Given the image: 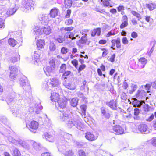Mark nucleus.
<instances>
[{
    "label": "nucleus",
    "instance_id": "nucleus-37",
    "mask_svg": "<svg viewBox=\"0 0 156 156\" xmlns=\"http://www.w3.org/2000/svg\"><path fill=\"white\" fill-rule=\"evenodd\" d=\"M131 12L133 15L137 18L138 20H140L141 19L140 14L134 11H132Z\"/></svg>",
    "mask_w": 156,
    "mask_h": 156
},
{
    "label": "nucleus",
    "instance_id": "nucleus-33",
    "mask_svg": "<svg viewBox=\"0 0 156 156\" xmlns=\"http://www.w3.org/2000/svg\"><path fill=\"white\" fill-rule=\"evenodd\" d=\"M17 9L15 8L12 9H10L8 10L7 12V14L8 15L10 16L13 15L16 11Z\"/></svg>",
    "mask_w": 156,
    "mask_h": 156
},
{
    "label": "nucleus",
    "instance_id": "nucleus-63",
    "mask_svg": "<svg viewBox=\"0 0 156 156\" xmlns=\"http://www.w3.org/2000/svg\"><path fill=\"white\" fill-rule=\"evenodd\" d=\"M63 38H64L65 41H66V39L69 38V32H66Z\"/></svg>",
    "mask_w": 156,
    "mask_h": 156
},
{
    "label": "nucleus",
    "instance_id": "nucleus-17",
    "mask_svg": "<svg viewBox=\"0 0 156 156\" xmlns=\"http://www.w3.org/2000/svg\"><path fill=\"white\" fill-rule=\"evenodd\" d=\"M144 102V100H141L140 101L137 100L135 99L134 101L132 102V104L134 107H140L143 105V104Z\"/></svg>",
    "mask_w": 156,
    "mask_h": 156
},
{
    "label": "nucleus",
    "instance_id": "nucleus-19",
    "mask_svg": "<svg viewBox=\"0 0 156 156\" xmlns=\"http://www.w3.org/2000/svg\"><path fill=\"white\" fill-rule=\"evenodd\" d=\"M43 69L46 75L48 76H50V73L52 72L55 69H52L50 66H48L46 67H44Z\"/></svg>",
    "mask_w": 156,
    "mask_h": 156
},
{
    "label": "nucleus",
    "instance_id": "nucleus-14",
    "mask_svg": "<svg viewBox=\"0 0 156 156\" xmlns=\"http://www.w3.org/2000/svg\"><path fill=\"white\" fill-rule=\"evenodd\" d=\"M23 147L24 148L29 149L30 148L29 145L26 143L25 141L19 139L17 140V144Z\"/></svg>",
    "mask_w": 156,
    "mask_h": 156
},
{
    "label": "nucleus",
    "instance_id": "nucleus-54",
    "mask_svg": "<svg viewBox=\"0 0 156 156\" xmlns=\"http://www.w3.org/2000/svg\"><path fill=\"white\" fill-rule=\"evenodd\" d=\"M137 86L136 85H135L133 86H131V88H132V90H131L130 91V94L132 93L133 92L135 91V90L137 89Z\"/></svg>",
    "mask_w": 156,
    "mask_h": 156
},
{
    "label": "nucleus",
    "instance_id": "nucleus-9",
    "mask_svg": "<svg viewBox=\"0 0 156 156\" xmlns=\"http://www.w3.org/2000/svg\"><path fill=\"white\" fill-rule=\"evenodd\" d=\"M117 102V100H114L112 99L110 100L109 101L106 102L105 104L112 109L116 110L117 109V107L118 105Z\"/></svg>",
    "mask_w": 156,
    "mask_h": 156
},
{
    "label": "nucleus",
    "instance_id": "nucleus-51",
    "mask_svg": "<svg viewBox=\"0 0 156 156\" xmlns=\"http://www.w3.org/2000/svg\"><path fill=\"white\" fill-rule=\"evenodd\" d=\"M73 21L71 19H69L65 21V23L66 25H69L72 24Z\"/></svg>",
    "mask_w": 156,
    "mask_h": 156
},
{
    "label": "nucleus",
    "instance_id": "nucleus-12",
    "mask_svg": "<svg viewBox=\"0 0 156 156\" xmlns=\"http://www.w3.org/2000/svg\"><path fill=\"white\" fill-rule=\"evenodd\" d=\"M85 137L88 140L92 141L96 140L98 137L95 136L91 133L87 132L85 133Z\"/></svg>",
    "mask_w": 156,
    "mask_h": 156
},
{
    "label": "nucleus",
    "instance_id": "nucleus-38",
    "mask_svg": "<svg viewBox=\"0 0 156 156\" xmlns=\"http://www.w3.org/2000/svg\"><path fill=\"white\" fill-rule=\"evenodd\" d=\"M76 147H85V145L86 144L85 143L82 142H76Z\"/></svg>",
    "mask_w": 156,
    "mask_h": 156
},
{
    "label": "nucleus",
    "instance_id": "nucleus-56",
    "mask_svg": "<svg viewBox=\"0 0 156 156\" xmlns=\"http://www.w3.org/2000/svg\"><path fill=\"white\" fill-rule=\"evenodd\" d=\"M5 26V23L4 21L1 18H0V29L4 28Z\"/></svg>",
    "mask_w": 156,
    "mask_h": 156
},
{
    "label": "nucleus",
    "instance_id": "nucleus-20",
    "mask_svg": "<svg viewBox=\"0 0 156 156\" xmlns=\"http://www.w3.org/2000/svg\"><path fill=\"white\" fill-rule=\"evenodd\" d=\"M87 36V34H85L81 37L80 39L79 40V42L81 44H86L88 42L87 44L89 45L90 41H88Z\"/></svg>",
    "mask_w": 156,
    "mask_h": 156
},
{
    "label": "nucleus",
    "instance_id": "nucleus-64",
    "mask_svg": "<svg viewBox=\"0 0 156 156\" xmlns=\"http://www.w3.org/2000/svg\"><path fill=\"white\" fill-rule=\"evenodd\" d=\"M75 6L78 7H81L82 6L83 4L80 1L76 2L75 3Z\"/></svg>",
    "mask_w": 156,
    "mask_h": 156
},
{
    "label": "nucleus",
    "instance_id": "nucleus-39",
    "mask_svg": "<svg viewBox=\"0 0 156 156\" xmlns=\"http://www.w3.org/2000/svg\"><path fill=\"white\" fill-rule=\"evenodd\" d=\"M110 1V0H101V1L102 2L103 5L105 7H108L109 6Z\"/></svg>",
    "mask_w": 156,
    "mask_h": 156
},
{
    "label": "nucleus",
    "instance_id": "nucleus-53",
    "mask_svg": "<svg viewBox=\"0 0 156 156\" xmlns=\"http://www.w3.org/2000/svg\"><path fill=\"white\" fill-rule=\"evenodd\" d=\"M86 66L85 64H82L80 66L78 69V72H80L82 70L85 69Z\"/></svg>",
    "mask_w": 156,
    "mask_h": 156
},
{
    "label": "nucleus",
    "instance_id": "nucleus-35",
    "mask_svg": "<svg viewBox=\"0 0 156 156\" xmlns=\"http://www.w3.org/2000/svg\"><path fill=\"white\" fill-rule=\"evenodd\" d=\"M69 33V38L71 39L72 40L76 39V37H78V35H75V31H73Z\"/></svg>",
    "mask_w": 156,
    "mask_h": 156
},
{
    "label": "nucleus",
    "instance_id": "nucleus-32",
    "mask_svg": "<svg viewBox=\"0 0 156 156\" xmlns=\"http://www.w3.org/2000/svg\"><path fill=\"white\" fill-rule=\"evenodd\" d=\"M77 95L79 97L82 98V100L83 101H84L85 102H87V98L84 96L83 94V93L80 92H78L77 93Z\"/></svg>",
    "mask_w": 156,
    "mask_h": 156
},
{
    "label": "nucleus",
    "instance_id": "nucleus-22",
    "mask_svg": "<svg viewBox=\"0 0 156 156\" xmlns=\"http://www.w3.org/2000/svg\"><path fill=\"white\" fill-rule=\"evenodd\" d=\"M58 9H53L51 10L50 13V17L52 18H55L58 12Z\"/></svg>",
    "mask_w": 156,
    "mask_h": 156
},
{
    "label": "nucleus",
    "instance_id": "nucleus-34",
    "mask_svg": "<svg viewBox=\"0 0 156 156\" xmlns=\"http://www.w3.org/2000/svg\"><path fill=\"white\" fill-rule=\"evenodd\" d=\"M71 72L70 71H66L63 74L62 76V79L63 80H64L66 79H67V76H68L69 75Z\"/></svg>",
    "mask_w": 156,
    "mask_h": 156
},
{
    "label": "nucleus",
    "instance_id": "nucleus-30",
    "mask_svg": "<svg viewBox=\"0 0 156 156\" xmlns=\"http://www.w3.org/2000/svg\"><path fill=\"white\" fill-rule=\"evenodd\" d=\"M64 4L66 8H69L72 5V0H65Z\"/></svg>",
    "mask_w": 156,
    "mask_h": 156
},
{
    "label": "nucleus",
    "instance_id": "nucleus-23",
    "mask_svg": "<svg viewBox=\"0 0 156 156\" xmlns=\"http://www.w3.org/2000/svg\"><path fill=\"white\" fill-rule=\"evenodd\" d=\"M46 139L49 142H53L54 140V137L51 134L46 133L44 135Z\"/></svg>",
    "mask_w": 156,
    "mask_h": 156
},
{
    "label": "nucleus",
    "instance_id": "nucleus-45",
    "mask_svg": "<svg viewBox=\"0 0 156 156\" xmlns=\"http://www.w3.org/2000/svg\"><path fill=\"white\" fill-rule=\"evenodd\" d=\"M66 66L65 64H62L60 66V69L59 70V72L61 73H63L64 71L66 69Z\"/></svg>",
    "mask_w": 156,
    "mask_h": 156
},
{
    "label": "nucleus",
    "instance_id": "nucleus-36",
    "mask_svg": "<svg viewBox=\"0 0 156 156\" xmlns=\"http://www.w3.org/2000/svg\"><path fill=\"white\" fill-rule=\"evenodd\" d=\"M34 32L35 33L36 35L41 34L42 33V28L40 29L39 27H37V28H35L34 29Z\"/></svg>",
    "mask_w": 156,
    "mask_h": 156
},
{
    "label": "nucleus",
    "instance_id": "nucleus-27",
    "mask_svg": "<svg viewBox=\"0 0 156 156\" xmlns=\"http://www.w3.org/2000/svg\"><path fill=\"white\" fill-rule=\"evenodd\" d=\"M8 43L10 45L14 47L17 44V41L14 39L10 38L8 40Z\"/></svg>",
    "mask_w": 156,
    "mask_h": 156
},
{
    "label": "nucleus",
    "instance_id": "nucleus-49",
    "mask_svg": "<svg viewBox=\"0 0 156 156\" xmlns=\"http://www.w3.org/2000/svg\"><path fill=\"white\" fill-rule=\"evenodd\" d=\"M68 49L67 48L63 47L61 48V52L62 54H65L67 53L68 51Z\"/></svg>",
    "mask_w": 156,
    "mask_h": 156
},
{
    "label": "nucleus",
    "instance_id": "nucleus-59",
    "mask_svg": "<svg viewBox=\"0 0 156 156\" xmlns=\"http://www.w3.org/2000/svg\"><path fill=\"white\" fill-rule=\"evenodd\" d=\"M71 12V10L70 9H68L67 10L66 14L65 15L66 18H69L70 16V15Z\"/></svg>",
    "mask_w": 156,
    "mask_h": 156
},
{
    "label": "nucleus",
    "instance_id": "nucleus-16",
    "mask_svg": "<svg viewBox=\"0 0 156 156\" xmlns=\"http://www.w3.org/2000/svg\"><path fill=\"white\" fill-rule=\"evenodd\" d=\"M122 23L120 26V28L121 29L125 27L128 25V18L126 16L124 15L122 17Z\"/></svg>",
    "mask_w": 156,
    "mask_h": 156
},
{
    "label": "nucleus",
    "instance_id": "nucleus-7",
    "mask_svg": "<svg viewBox=\"0 0 156 156\" xmlns=\"http://www.w3.org/2000/svg\"><path fill=\"white\" fill-rule=\"evenodd\" d=\"M63 84L66 88L71 90H73L76 88V86L73 82L65 80L63 82Z\"/></svg>",
    "mask_w": 156,
    "mask_h": 156
},
{
    "label": "nucleus",
    "instance_id": "nucleus-62",
    "mask_svg": "<svg viewBox=\"0 0 156 156\" xmlns=\"http://www.w3.org/2000/svg\"><path fill=\"white\" fill-rule=\"evenodd\" d=\"M154 115L153 114H152V115L149 116L148 118H147L146 119V120L147 121L150 122L151 121L154 119Z\"/></svg>",
    "mask_w": 156,
    "mask_h": 156
},
{
    "label": "nucleus",
    "instance_id": "nucleus-60",
    "mask_svg": "<svg viewBox=\"0 0 156 156\" xmlns=\"http://www.w3.org/2000/svg\"><path fill=\"white\" fill-rule=\"evenodd\" d=\"M122 41V43L124 44H127L129 42L128 41L126 37H123Z\"/></svg>",
    "mask_w": 156,
    "mask_h": 156
},
{
    "label": "nucleus",
    "instance_id": "nucleus-40",
    "mask_svg": "<svg viewBox=\"0 0 156 156\" xmlns=\"http://www.w3.org/2000/svg\"><path fill=\"white\" fill-rule=\"evenodd\" d=\"M143 103H144L143 105V109L144 111L145 112L149 111L150 108L149 105L147 104H145L144 102Z\"/></svg>",
    "mask_w": 156,
    "mask_h": 156
},
{
    "label": "nucleus",
    "instance_id": "nucleus-50",
    "mask_svg": "<svg viewBox=\"0 0 156 156\" xmlns=\"http://www.w3.org/2000/svg\"><path fill=\"white\" fill-rule=\"evenodd\" d=\"M117 40L113 39L111 41V43H112V45L111 46V48L113 50H115V48L114 47L115 46V44L116 43Z\"/></svg>",
    "mask_w": 156,
    "mask_h": 156
},
{
    "label": "nucleus",
    "instance_id": "nucleus-41",
    "mask_svg": "<svg viewBox=\"0 0 156 156\" xmlns=\"http://www.w3.org/2000/svg\"><path fill=\"white\" fill-rule=\"evenodd\" d=\"M73 27H62L61 28L60 30L61 31L64 30L66 31H70L73 30Z\"/></svg>",
    "mask_w": 156,
    "mask_h": 156
},
{
    "label": "nucleus",
    "instance_id": "nucleus-57",
    "mask_svg": "<svg viewBox=\"0 0 156 156\" xmlns=\"http://www.w3.org/2000/svg\"><path fill=\"white\" fill-rule=\"evenodd\" d=\"M116 47L119 48H121L120 40L119 38H118L116 41Z\"/></svg>",
    "mask_w": 156,
    "mask_h": 156
},
{
    "label": "nucleus",
    "instance_id": "nucleus-4",
    "mask_svg": "<svg viewBox=\"0 0 156 156\" xmlns=\"http://www.w3.org/2000/svg\"><path fill=\"white\" fill-rule=\"evenodd\" d=\"M116 134H122L124 133L123 128L119 125H116L112 127V129L110 130Z\"/></svg>",
    "mask_w": 156,
    "mask_h": 156
},
{
    "label": "nucleus",
    "instance_id": "nucleus-42",
    "mask_svg": "<svg viewBox=\"0 0 156 156\" xmlns=\"http://www.w3.org/2000/svg\"><path fill=\"white\" fill-rule=\"evenodd\" d=\"M12 154L14 156H20L21 154L18 149L15 148L13 150V153Z\"/></svg>",
    "mask_w": 156,
    "mask_h": 156
},
{
    "label": "nucleus",
    "instance_id": "nucleus-25",
    "mask_svg": "<svg viewBox=\"0 0 156 156\" xmlns=\"http://www.w3.org/2000/svg\"><path fill=\"white\" fill-rule=\"evenodd\" d=\"M40 50H38L37 51H35L34 52V55L33 58H34V60L35 62H37L39 61V58L41 56V54H39L38 53Z\"/></svg>",
    "mask_w": 156,
    "mask_h": 156
},
{
    "label": "nucleus",
    "instance_id": "nucleus-11",
    "mask_svg": "<svg viewBox=\"0 0 156 156\" xmlns=\"http://www.w3.org/2000/svg\"><path fill=\"white\" fill-rule=\"evenodd\" d=\"M9 69L10 70V77L12 80H14L15 78L17 75L18 68L15 66H13L9 67Z\"/></svg>",
    "mask_w": 156,
    "mask_h": 156
},
{
    "label": "nucleus",
    "instance_id": "nucleus-24",
    "mask_svg": "<svg viewBox=\"0 0 156 156\" xmlns=\"http://www.w3.org/2000/svg\"><path fill=\"white\" fill-rule=\"evenodd\" d=\"M42 33H44L46 35L49 34L51 32V30L48 26L44 27L43 28H42Z\"/></svg>",
    "mask_w": 156,
    "mask_h": 156
},
{
    "label": "nucleus",
    "instance_id": "nucleus-46",
    "mask_svg": "<svg viewBox=\"0 0 156 156\" xmlns=\"http://www.w3.org/2000/svg\"><path fill=\"white\" fill-rule=\"evenodd\" d=\"M50 50L51 51H53L56 49V46L54 43H51L50 44L49 46Z\"/></svg>",
    "mask_w": 156,
    "mask_h": 156
},
{
    "label": "nucleus",
    "instance_id": "nucleus-15",
    "mask_svg": "<svg viewBox=\"0 0 156 156\" xmlns=\"http://www.w3.org/2000/svg\"><path fill=\"white\" fill-rule=\"evenodd\" d=\"M51 100L52 101L56 102L58 101L60 98H59V94L55 92H53L51 94V95L50 97Z\"/></svg>",
    "mask_w": 156,
    "mask_h": 156
},
{
    "label": "nucleus",
    "instance_id": "nucleus-2",
    "mask_svg": "<svg viewBox=\"0 0 156 156\" xmlns=\"http://www.w3.org/2000/svg\"><path fill=\"white\" fill-rule=\"evenodd\" d=\"M135 132L137 133L147 134L149 133L150 131L147 125L141 124L138 126Z\"/></svg>",
    "mask_w": 156,
    "mask_h": 156
},
{
    "label": "nucleus",
    "instance_id": "nucleus-1",
    "mask_svg": "<svg viewBox=\"0 0 156 156\" xmlns=\"http://www.w3.org/2000/svg\"><path fill=\"white\" fill-rule=\"evenodd\" d=\"M60 118L66 123L69 129H70L74 126L80 130L82 128L83 126L80 121L78 118L71 115H68L66 112L62 113V114H60Z\"/></svg>",
    "mask_w": 156,
    "mask_h": 156
},
{
    "label": "nucleus",
    "instance_id": "nucleus-26",
    "mask_svg": "<svg viewBox=\"0 0 156 156\" xmlns=\"http://www.w3.org/2000/svg\"><path fill=\"white\" fill-rule=\"evenodd\" d=\"M20 55L18 54H16L15 57H11L9 59L10 61L11 62L14 63L20 60Z\"/></svg>",
    "mask_w": 156,
    "mask_h": 156
},
{
    "label": "nucleus",
    "instance_id": "nucleus-55",
    "mask_svg": "<svg viewBox=\"0 0 156 156\" xmlns=\"http://www.w3.org/2000/svg\"><path fill=\"white\" fill-rule=\"evenodd\" d=\"M78 153L80 156H86L85 153L83 150H79L78 151Z\"/></svg>",
    "mask_w": 156,
    "mask_h": 156
},
{
    "label": "nucleus",
    "instance_id": "nucleus-44",
    "mask_svg": "<svg viewBox=\"0 0 156 156\" xmlns=\"http://www.w3.org/2000/svg\"><path fill=\"white\" fill-rule=\"evenodd\" d=\"M9 140L12 143L16 145L17 144V140H16L13 139L12 136H9L8 137Z\"/></svg>",
    "mask_w": 156,
    "mask_h": 156
},
{
    "label": "nucleus",
    "instance_id": "nucleus-5",
    "mask_svg": "<svg viewBox=\"0 0 156 156\" xmlns=\"http://www.w3.org/2000/svg\"><path fill=\"white\" fill-rule=\"evenodd\" d=\"M57 102L55 103V105L58 109H64L66 107L67 102L65 100L60 98Z\"/></svg>",
    "mask_w": 156,
    "mask_h": 156
},
{
    "label": "nucleus",
    "instance_id": "nucleus-31",
    "mask_svg": "<svg viewBox=\"0 0 156 156\" xmlns=\"http://www.w3.org/2000/svg\"><path fill=\"white\" fill-rule=\"evenodd\" d=\"M78 100L77 98H73L70 101V104L73 107H76L77 105Z\"/></svg>",
    "mask_w": 156,
    "mask_h": 156
},
{
    "label": "nucleus",
    "instance_id": "nucleus-8",
    "mask_svg": "<svg viewBox=\"0 0 156 156\" xmlns=\"http://www.w3.org/2000/svg\"><path fill=\"white\" fill-rule=\"evenodd\" d=\"M23 3L25 9L27 10H30L34 8V2L32 0H24Z\"/></svg>",
    "mask_w": 156,
    "mask_h": 156
},
{
    "label": "nucleus",
    "instance_id": "nucleus-61",
    "mask_svg": "<svg viewBox=\"0 0 156 156\" xmlns=\"http://www.w3.org/2000/svg\"><path fill=\"white\" fill-rule=\"evenodd\" d=\"M35 106L36 107V109L38 110H41L43 108V107L40 104L38 105L36 104Z\"/></svg>",
    "mask_w": 156,
    "mask_h": 156
},
{
    "label": "nucleus",
    "instance_id": "nucleus-52",
    "mask_svg": "<svg viewBox=\"0 0 156 156\" xmlns=\"http://www.w3.org/2000/svg\"><path fill=\"white\" fill-rule=\"evenodd\" d=\"M71 63L76 68H77V65L78 64V61L76 59H74L71 61Z\"/></svg>",
    "mask_w": 156,
    "mask_h": 156
},
{
    "label": "nucleus",
    "instance_id": "nucleus-21",
    "mask_svg": "<svg viewBox=\"0 0 156 156\" xmlns=\"http://www.w3.org/2000/svg\"><path fill=\"white\" fill-rule=\"evenodd\" d=\"M45 43L44 40L39 39L37 42V45L38 48H43L45 45Z\"/></svg>",
    "mask_w": 156,
    "mask_h": 156
},
{
    "label": "nucleus",
    "instance_id": "nucleus-13",
    "mask_svg": "<svg viewBox=\"0 0 156 156\" xmlns=\"http://www.w3.org/2000/svg\"><path fill=\"white\" fill-rule=\"evenodd\" d=\"M50 81L48 82V83L51 87H57L60 83L58 79L56 78H51L50 79Z\"/></svg>",
    "mask_w": 156,
    "mask_h": 156
},
{
    "label": "nucleus",
    "instance_id": "nucleus-43",
    "mask_svg": "<svg viewBox=\"0 0 156 156\" xmlns=\"http://www.w3.org/2000/svg\"><path fill=\"white\" fill-rule=\"evenodd\" d=\"M56 40L59 43H62L65 41L64 38L62 35H59L56 39Z\"/></svg>",
    "mask_w": 156,
    "mask_h": 156
},
{
    "label": "nucleus",
    "instance_id": "nucleus-28",
    "mask_svg": "<svg viewBox=\"0 0 156 156\" xmlns=\"http://www.w3.org/2000/svg\"><path fill=\"white\" fill-rule=\"evenodd\" d=\"M33 148L37 151H40L42 148L41 145L40 144H38L36 142H34L33 143Z\"/></svg>",
    "mask_w": 156,
    "mask_h": 156
},
{
    "label": "nucleus",
    "instance_id": "nucleus-58",
    "mask_svg": "<svg viewBox=\"0 0 156 156\" xmlns=\"http://www.w3.org/2000/svg\"><path fill=\"white\" fill-rule=\"evenodd\" d=\"M81 108L82 110V112L85 115V112L86 109V106L85 105H83L81 106Z\"/></svg>",
    "mask_w": 156,
    "mask_h": 156
},
{
    "label": "nucleus",
    "instance_id": "nucleus-6",
    "mask_svg": "<svg viewBox=\"0 0 156 156\" xmlns=\"http://www.w3.org/2000/svg\"><path fill=\"white\" fill-rule=\"evenodd\" d=\"M27 77L24 76L20 79V85L23 87L24 89L30 90V87L29 84L27 83Z\"/></svg>",
    "mask_w": 156,
    "mask_h": 156
},
{
    "label": "nucleus",
    "instance_id": "nucleus-10",
    "mask_svg": "<svg viewBox=\"0 0 156 156\" xmlns=\"http://www.w3.org/2000/svg\"><path fill=\"white\" fill-rule=\"evenodd\" d=\"M48 17L47 14H42L38 17L40 23L44 25H47L48 22Z\"/></svg>",
    "mask_w": 156,
    "mask_h": 156
},
{
    "label": "nucleus",
    "instance_id": "nucleus-18",
    "mask_svg": "<svg viewBox=\"0 0 156 156\" xmlns=\"http://www.w3.org/2000/svg\"><path fill=\"white\" fill-rule=\"evenodd\" d=\"M146 92L144 90H138L136 94V97L139 99H142L145 98L146 94Z\"/></svg>",
    "mask_w": 156,
    "mask_h": 156
},
{
    "label": "nucleus",
    "instance_id": "nucleus-47",
    "mask_svg": "<svg viewBox=\"0 0 156 156\" xmlns=\"http://www.w3.org/2000/svg\"><path fill=\"white\" fill-rule=\"evenodd\" d=\"M146 6L150 10H152L154 8V5L152 3L150 4H147L146 5Z\"/></svg>",
    "mask_w": 156,
    "mask_h": 156
},
{
    "label": "nucleus",
    "instance_id": "nucleus-29",
    "mask_svg": "<svg viewBox=\"0 0 156 156\" xmlns=\"http://www.w3.org/2000/svg\"><path fill=\"white\" fill-rule=\"evenodd\" d=\"M56 59L55 58H52L50 59L49 63L52 69H55V61Z\"/></svg>",
    "mask_w": 156,
    "mask_h": 156
},
{
    "label": "nucleus",
    "instance_id": "nucleus-48",
    "mask_svg": "<svg viewBox=\"0 0 156 156\" xmlns=\"http://www.w3.org/2000/svg\"><path fill=\"white\" fill-rule=\"evenodd\" d=\"M139 61L143 65L145 64L147 62V60L144 58H140Z\"/></svg>",
    "mask_w": 156,
    "mask_h": 156
},
{
    "label": "nucleus",
    "instance_id": "nucleus-3",
    "mask_svg": "<svg viewBox=\"0 0 156 156\" xmlns=\"http://www.w3.org/2000/svg\"><path fill=\"white\" fill-rule=\"evenodd\" d=\"M26 126L30 131L34 133H35L36 130L38 128V124L37 122L33 121L30 124H26Z\"/></svg>",
    "mask_w": 156,
    "mask_h": 156
}]
</instances>
